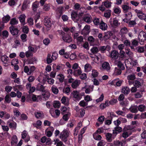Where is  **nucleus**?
Instances as JSON below:
<instances>
[{"label": "nucleus", "instance_id": "nucleus-23", "mask_svg": "<svg viewBox=\"0 0 146 146\" xmlns=\"http://www.w3.org/2000/svg\"><path fill=\"white\" fill-rule=\"evenodd\" d=\"M131 133L132 132L131 131H123V132L121 135V136L124 139H126L131 135Z\"/></svg>", "mask_w": 146, "mask_h": 146}, {"label": "nucleus", "instance_id": "nucleus-55", "mask_svg": "<svg viewBox=\"0 0 146 146\" xmlns=\"http://www.w3.org/2000/svg\"><path fill=\"white\" fill-rule=\"evenodd\" d=\"M125 52L130 57H132L133 56V53L129 49H125Z\"/></svg>", "mask_w": 146, "mask_h": 146}, {"label": "nucleus", "instance_id": "nucleus-18", "mask_svg": "<svg viewBox=\"0 0 146 146\" xmlns=\"http://www.w3.org/2000/svg\"><path fill=\"white\" fill-rule=\"evenodd\" d=\"M22 138L24 139L26 142H28L30 140V137L26 131H23L22 133Z\"/></svg>", "mask_w": 146, "mask_h": 146}, {"label": "nucleus", "instance_id": "nucleus-17", "mask_svg": "<svg viewBox=\"0 0 146 146\" xmlns=\"http://www.w3.org/2000/svg\"><path fill=\"white\" fill-rule=\"evenodd\" d=\"M42 92V95L41 96H42L41 98V100L42 98H43L46 100H47L50 97V95L49 91L48 90H45Z\"/></svg>", "mask_w": 146, "mask_h": 146}, {"label": "nucleus", "instance_id": "nucleus-44", "mask_svg": "<svg viewBox=\"0 0 146 146\" xmlns=\"http://www.w3.org/2000/svg\"><path fill=\"white\" fill-rule=\"evenodd\" d=\"M4 102L6 103H9L11 101V98L9 95L7 94L6 95L5 98Z\"/></svg>", "mask_w": 146, "mask_h": 146}, {"label": "nucleus", "instance_id": "nucleus-3", "mask_svg": "<svg viewBox=\"0 0 146 146\" xmlns=\"http://www.w3.org/2000/svg\"><path fill=\"white\" fill-rule=\"evenodd\" d=\"M70 97L73 98L74 100L79 101L81 99L82 96L79 91L74 90L70 94Z\"/></svg>", "mask_w": 146, "mask_h": 146}, {"label": "nucleus", "instance_id": "nucleus-20", "mask_svg": "<svg viewBox=\"0 0 146 146\" xmlns=\"http://www.w3.org/2000/svg\"><path fill=\"white\" fill-rule=\"evenodd\" d=\"M123 81L119 80L118 79H116L113 80L110 84L111 85H116L117 86H121Z\"/></svg>", "mask_w": 146, "mask_h": 146}, {"label": "nucleus", "instance_id": "nucleus-15", "mask_svg": "<svg viewBox=\"0 0 146 146\" xmlns=\"http://www.w3.org/2000/svg\"><path fill=\"white\" fill-rule=\"evenodd\" d=\"M44 25L47 27V29L49 30L52 25L50 19L48 17L45 18L44 19Z\"/></svg>", "mask_w": 146, "mask_h": 146}, {"label": "nucleus", "instance_id": "nucleus-8", "mask_svg": "<svg viewBox=\"0 0 146 146\" xmlns=\"http://www.w3.org/2000/svg\"><path fill=\"white\" fill-rule=\"evenodd\" d=\"M121 8L123 13H126L131 11V8L129 6V3L128 2L122 4L121 5Z\"/></svg>", "mask_w": 146, "mask_h": 146}, {"label": "nucleus", "instance_id": "nucleus-6", "mask_svg": "<svg viewBox=\"0 0 146 146\" xmlns=\"http://www.w3.org/2000/svg\"><path fill=\"white\" fill-rule=\"evenodd\" d=\"M84 84V86L82 88V91H84L85 93L87 94H89L92 91L94 87L93 86L88 85L86 83H85Z\"/></svg>", "mask_w": 146, "mask_h": 146}, {"label": "nucleus", "instance_id": "nucleus-16", "mask_svg": "<svg viewBox=\"0 0 146 146\" xmlns=\"http://www.w3.org/2000/svg\"><path fill=\"white\" fill-rule=\"evenodd\" d=\"M118 52L116 50H113L111 52L109 56L113 59H116L118 58Z\"/></svg>", "mask_w": 146, "mask_h": 146}, {"label": "nucleus", "instance_id": "nucleus-1", "mask_svg": "<svg viewBox=\"0 0 146 146\" xmlns=\"http://www.w3.org/2000/svg\"><path fill=\"white\" fill-rule=\"evenodd\" d=\"M72 69L74 70L73 74L75 76H79L82 73L81 68L79 66L78 64L75 63L74 64L72 67Z\"/></svg>", "mask_w": 146, "mask_h": 146}, {"label": "nucleus", "instance_id": "nucleus-33", "mask_svg": "<svg viewBox=\"0 0 146 146\" xmlns=\"http://www.w3.org/2000/svg\"><path fill=\"white\" fill-rule=\"evenodd\" d=\"M35 115L36 118L38 119L43 118L44 116V114L41 112H35Z\"/></svg>", "mask_w": 146, "mask_h": 146}, {"label": "nucleus", "instance_id": "nucleus-40", "mask_svg": "<svg viewBox=\"0 0 146 146\" xmlns=\"http://www.w3.org/2000/svg\"><path fill=\"white\" fill-rule=\"evenodd\" d=\"M78 16V14L77 12L73 11L71 14V17L72 19L74 21H76Z\"/></svg>", "mask_w": 146, "mask_h": 146}, {"label": "nucleus", "instance_id": "nucleus-47", "mask_svg": "<svg viewBox=\"0 0 146 146\" xmlns=\"http://www.w3.org/2000/svg\"><path fill=\"white\" fill-rule=\"evenodd\" d=\"M106 140L109 142H111L112 140V134L108 133L106 134Z\"/></svg>", "mask_w": 146, "mask_h": 146}, {"label": "nucleus", "instance_id": "nucleus-2", "mask_svg": "<svg viewBox=\"0 0 146 146\" xmlns=\"http://www.w3.org/2000/svg\"><path fill=\"white\" fill-rule=\"evenodd\" d=\"M70 133V131L66 130H63L60 133V138L64 142H65L67 141L68 138Z\"/></svg>", "mask_w": 146, "mask_h": 146}, {"label": "nucleus", "instance_id": "nucleus-27", "mask_svg": "<svg viewBox=\"0 0 146 146\" xmlns=\"http://www.w3.org/2000/svg\"><path fill=\"white\" fill-rule=\"evenodd\" d=\"M102 3V5H104L107 8H110L111 6L112 3L108 0L103 2Z\"/></svg>", "mask_w": 146, "mask_h": 146}, {"label": "nucleus", "instance_id": "nucleus-21", "mask_svg": "<svg viewBox=\"0 0 146 146\" xmlns=\"http://www.w3.org/2000/svg\"><path fill=\"white\" fill-rule=\"evenodd\" d=\"M18 140L17 136L16 135H13L11 137V143L12 146H16Z\"/></svg>", "mask_w": 146, "mask_h": 146}, {"label": "nucleus", "instance_id": "nucleus-38", "mask_svg": "<svg viewBox=\"0 0 146 146\" xmlns=\"http://www.w3.org/2000/svg\"><path fill=\"white\" fill-rule=\"evenodd\" d=\"M113 12L116 14L119 15L121 12V10L120 8L118 7H115L113 9Z\"/></svg>", "mask_w": 146, "mask_h": 146}, {"label": "nucleus", "instance_id": "nucleus-13", "mask_svg": "<svg viewBox=\"0 0 146 146\" xmlns=\"http://www.w3.org/2000/svg\"><path fill=\"white\" fill-rule=\"evenodd\" d=\"M75 109L76 114L79 117H83L85 114V110L83 108L80 109L78 106H76Z\"/></svg>", "mask_w": 146, "mask_h": 146}, {"label": "nucleus", "instance_id": "nucleus-36", "mask_svg": "<svg viewBox=\"0 0 146 146\" xmlns=\"http://www.w3.org/2000/svg\"><path fill=\"white\" fill-rule=\"evenodd\" d=\"M80 81L78 80H76L72 84L71 86L74 88H76L80 84Z\"/></svg>", "mask_w": 146, "mask_h": 146}, {"label": "nucleus", "instance_id": "nucleus-34", "mask_svg": "<svg viewBox=\"0 0 146 146\" xmlns=\"http://www.w3.org/2000/svg\"><path fill=\"white\" fill-rule=\"evenodd\" d=\"M92 68V67L91 65L89 64H87L84 66V71L86 72L90 71Z\"/></svg>", "mask_w": 146, "mask_h": 146}, {"label": "nucleus", "instance_id": "nucleus-5", "mask_svg": "<svg viewBox=\"0 0 146 146\" xmlns=\"http://www.w3.org/2000/svg\"><path fill=\"white\" fill-rule=\"evenodd\" d=\"M139 42L141 45L144 44L146 40V33L143 31H141L138 36Z\"/></svg>", "mask_w": 146, "mask_h": 146}, {"label": "nucleus", "instance_id": "nucleus-57", "mask_svg": "<svg viewBox=\"0 0 146 146\" xmlns=\"http://www.w3.org/2000/svg\"><path fill=\"white\" fill-rule=\"evenodd\" d=\"M57 77V78L59 80L60 82H63L64 77L63 74H60L58 75Z\"/></svg>", "mask_w": 146, "mask_h": 146}, {"label": "nucleus", "instance_id": "nucleus-26", "mask_svg": "<svg viewBox=\"0 0 146 146\" xmlns=\"http://www.w3.org/2000/svg\"><path fill=\"white\" fill-rule=\"evenodd\" d=\"M26 16L24 14L21 15L19 17V19L20 22L21 23V25H24L25 24V19Z\"/></svg>", "mask_w": 146, "mask_h": 146}, {"label": "nucleus", "instance_id": "nucleus-10", "mask_svg": "<svg viewBox=\"0 0 146 146\" xmlns=\"http://www.w3.org/2000/svg\"><path fill=\"white\" fill-rule=\"evenodd\" d=\"M128 32L127 29L125 27L121 28L120 29L119 34L121 36L122 41H123L125 38V35L127 34Z\"/></svg>", "mask_w": 146, "mask_h": 146}, {"label": "nucleus", "instance_id": "nucleus-51", "mask_svg": "<svg viewBox=\"0 0 146 146\" xmlns=\"http://www.w3.org/2000/svg\"><path fill=\"white\" fill-rule=\"evenodd\" d=\"M18 21L16 18H13L11 20L10 23L12 25H14L17 24L18 23Z\"/></svg>", "mask_w": 146, "mask_h": 146}, {"label": "nucleus", "instance_id": "nucleus-60", "mask_svg": "<svg viewBox=\"0 0 146 146\" xmlns=\"http://www.w3.org/2000/svg\"><path fill=\"white\" fill-rule=\"evenodd\" d=\"M128 23V25L130 27H133L136 24L135 20L129 21Z\"/></svg>", "mask_w": 146, "mask_h": 146}, {"label": "nucleus", "instance_id": "nucleus-41", "mask_svg": "<svg viewBox=\"0 0 146 146\" xmlns=\"http://www.w3.org/2000/svg\"><path fill=\"white\" fill-rule=\"evenodd\" d=\"M51 90L52 92L54 94H57L59 90L54 85H53L51 87Z\"/></svg>", "mask_w": 146, "mask_h": 146}, {"label": "nucleus", "instance_id": "nucleus-29", "mask_svg": "<svg viewBox=\"0 0 146 146\" xmlns=\"http://www.w3.org/2000/svg\"><path fill=\"white\" fill-rule=\"evenodd\" d=\"M112 33L111 31H108L106 32L104 36V39L105 40H107L109 38L110 36H112Z\"/></svg>", "mask_w": 146, "mask_h": 146}, {"label": "nucleus", "instance_id": "nucleus-31", "mask_svg": "<svg viewBox=\"0 0 146 146\" xmlns=\"http://www.w3.org/2000/svg\"><path fill=\"white\" fill-rule=\"evenodd\" d=\"M2 62L5 64H8V58L6 55H2L1 57Z\"/></svg>", "mask_w": 146, "mask_h": 146}, {"label": "nucleus", "instance_id": "nucleus-43", "mask_svg": "<svg viewBox=\"0 0 146 146\" xmlns=\"http://www.w3.org/2000/svg\"><path fill=\"white\" fill-rule=\"evenodd\" d=\"M63 115H64L62 117V119L64 120V121H67L70 115V113H66L63 114Z\"/></svg>", "mask_w": 146, "mask_h": 146}, {"label": "nucleus", "instance_id": "nucleus-56", "mask_svg": "<svg viewBox=\"0 0 146 146\" xmlns=\"http://www.w3.org/2000/svg\"><path fill=\"white\" fill-rule=\"evenodd\" d=\"M114 129L115 131L113 130V133L114 134L115 133L116 134H117V133L115 132V131H117L118 132H120L122 131V128L121 127L118 126L115 127L114 128Z\"/></svg>", "mask_w": 146, "mask_h": 146}, {"label": "nucleus", "instance_id": "nucleus-52", "mask_svg": "<svg viewBox=\"0 0 146 146\" xmlns=\"http://www.w3.org/2000/svg\"><path fill=\"white\" fill-rule=\"evenodd\" d=\"M137 51L139 53H143L145 50V48L143 46H138L136 48Z\"/></svg>", "mask_w": 146, "mask_h": 146}, {"label": "nucleus", "instance_id": "nucleus-35", "mask_svg": "<svg viewBox=\"0 0 146 146\" xmlns=\"http://www.w3.org/2000/svg\"><path fill=\"white\" fill-rule=\"evenodd\" d=\"M41 97L42 96H38L36 97V95L33 94L31 98L33 102H37L39 100H41Z\"/></svg>", "mask_w": 146, "mask_h": 146}, {"label": "nucleus", "instance_id": "nucleus-9", "mask_svg": "<svg viewBox=\"0 0 146 146\" xmlns=\"http://www.w3.org/2000/svg\"><path fill=\"white\" fill-rule=\"evenodd\" d=\"M59 33L63 35L62 39L65 42H70L72 41V38L69 35L65 34V33L62 31H60Z\"/></svg>", "mask_w": 146, "mask_h": 146}, {"label": "nucleus", "instance_id": "nucleus-25", "mask_svg": "<svg viewBox=\"0 0 146 146\" xmlns=\"http://www.w3.org/2000/svg\"><path fill=\"white\" fill-rule=\"evenodd\" d=\"M10 120H8L7 122V124L9 125V127L12 129H15L17 127V123L15 122H10Z\"/></svg>", "mask_w": 146, "mask_h": 146}, {"label": "nucleus", "instance_id": "nucleus-42", "mask_svg": "<svg viewBox=\"0 0 146 146\" xmlns=\"http://www.w3.org/2000/svg\"><path fill=\"white\" fill-rule=\"evenodd\" d=\"M138 107L137 106H131L130 108L129 109L130 111L133 113H136L138 110L137 108Z\"/></svg>", "mask_w": 146, "mask_h": 146}, {"label": "nucleus", "instance_id": "nucleus-4", "mask_svg": "<svg viewBox=\"0 0 146 146\" xmlns=\"http://www.w3.org/2000/svg\"><path fill=\"white\" fill-rule=\"evenodd\" d=\"M110 23L111 26L113 27H119L120 23L118 19L116 17L111 19L110 20Z\"/></svg>", "mask_w": 146, "mask_h": 146}, {"label": "nucleus", "instance_id": "nucleus-59", "mask_svg": "<svg viewBox=\"0 0 146 146\" xmlns=\"http://www.w3.org/2000/svg\"><path fill=\"white\" fill-rule=\"evenodd\" d=\"M90 51L93 54H96L98 51V48L95 46L93 47L92 48H91Z\"/></svg>", "mask_w": 146, "mask_h": 146}, {"label": "nucleus", "instance_id": "nucleus-58", "mask_svg": "<svg viewBox=\"0 0 146 146\" xmlns=\"http://www.w3.org/2000/svg\"><path fill=\"white\" fill-rule=\"evenodd\" d=\"M67 98L65 96H63L62 98L61 101L62 104H64L65 105H68V102L66 99Z\"/></svg>", "mask_w": 146, "mask_h": 146}, {"label": "nucleus", "instance_id": "nucleus-50", "mask_svg": "<svg viewBox=\"0 0 146 146\" xmlns=\"http://www.w3.org/2000/svg\"><path fill=\"white\" fill-rule=\"evenodd\" d=\"M70 91V88L69 87H65L63 90V92L67 95L69 94Z\"/></svg>", "mask_w": 146, "mask_h": 146}, {"label": "nucleus", "instance_id": "nucleus-19", "mask_svg": "<svg viewBox=\"0 0 146 146\" xmlns=\"http://www.w3.org/2000/svg\"><path fill=\"white\" fill-rule=\"evenodd\" d=\"M9 29L11 34L13 35H17L19 31L17 29L12 25L10 27Z\"/></svg>", "mask_w": 146, "mask_h": 146}, {"label": "nucleus", "instance_id": "nucleus-30", "mask_svg": "<svg viewBox=\"0 0 146 146\" xmlns=\"http://www.w3.org/2000/svg\"><path fill=\"white\" fill-rule=\"evenodd\" d=\"M61 114L62 115L70 113L69 112V108H67L65 106L62 107L61 108Z\"/></svg>", "mask_w": 146, "mask_h": 146}, {"label": "nucleus", "instance_id": "nucleus-49", "mask_svg": "<svg viewBox=\"0 0 146 146\" xmlns=\"http://www.w3.org/2000/svg\"><path fill=\"white\" fill-rule=\"evenodd\" d=\"M39 6V3L38 1L34 2L32 5L33 9L34 11H36Z\"/></svg>", "mask_w": 146, "mask_h": 146}, {"label": "nucleus", "instance_id": "nucleus-7", "mask_svg": "<svg viewBox=\"0 0 146 146\" xmlns=\"http://www.w3.org/2000/svg\"><path fill=\"white\" fill-rule=\"evenodd\" d=\"M137 17L141 20H143L146 21V14L144 13L143 11L140 10H135Z\"/></svg>", "mask_w": 146, "mask_h": 146}, {"label": "nucleus", "instance_id": "nucleus-53", "mask_svg": "<svg viewBox=\"0 0 146 146\" xmlns=\"http://www.w3.org/2000/svg\"><path fill=\"white\" fill-rule=\"evenodd\" d=\"M138 110L139 111L143 112L145 111L146 110V107L145 105H140L138 107Z\"/></svg>", "mask_w": 146, "mask_h": 146}, {"label": "nucleus", "instance_id": "nucleus-39", "mask_svg": "<svg viewBox=\"0 0 146 146\" xmlns=\"http://www.w3.org/2000/svg\"><path fill=\"white\" fill-rule=\"evenodd\" d=\"M130 91V89L127 87H124L122 88L121 92L124 94H128Z\"/></svg>", "mask_w": 146, "mask_h": 146}, {"label": "nucleus", "instance_id": "nucleus-12", "mask_svg": "<svg viewBox=\"0 0 146 146\" xmlns=\"http://www.w3.org/2000/svg\"><path fill=\"white\" fill-rule=\"evenodd\" d=\"M10 17L9 15L4 16L2 19L3 23L0 22V31L2 30L4 27L3 23H7L8 22L10 19Z\"/></svg>", "mask_w": 146, "mask_h": 146}, {"label": "nucleus", "instance_id": "nucleus-54", "mask_svg": "<svg viewBox=\"0 0 146 146\" xmlns=\"http://www.w3.org/2000/svg\"><path fill=\"white\" fill-rule=\"evenodd\" d=\"M98 74V72L96 70H92V75L93 78H95L97 77Z\"/></svg>", "mask_w": 146, "mask_h": 146}, {"label": "nucleus", "instance_id": "nucleus-61", "mask_svg": "<svg viewBox=\"0 0 146 146\" xmlns=\"http://www.w3.org/2000/svg\"><path fill=\"white\" fill-rule=\"evenodd\" d=\"M79 105L80 106L84 107L87 105L88 103L86 102L84 100H83L80 102Z\"/></svg>", "mask_w": 146, "mask_h": 146}, {"label": "nucleus", "instance_id": "nucleus-11", "mask_svg": "<svg viewBox=\"0 0 146 146\" xmlns=\"http://www.w3.org/2000/svg\"><path fill=\"white\" fill-rule=\"evenodd\" d=\"M111 67L109 63L107 62H103L102 67L100 68V69L102 71H106L109 72L110 69Z\"/></svg>", "mask_w": 146, "mask_h": 146}, {"label": "nucleus", "instance_id": "nucleus-24", "mask_svg": "<svg viewBox=\"0 0 146 146\" xmlns=\"http://www.w3.org/2000/svg\"><path fill=\"white\" fill-rule=\"evenodd\" d=\"M99 27L100 29L102 30L105 31L107 29L108 26L106 23L102 21H100Z\"/></svg>", "mask_w": 146, "mask_h": 146}, {"label": "nucleus", "instance_id": "nucleus-32", "mask_svg": "<svg viewBox=\"0 0 146 146\" xmlns=\"http://www.w3.org/2000/svg\"><path fill=\"white\" fill-rule=\"evenodd\" d=\"M92 17L89 14L86 15L84 17V20L86 22L89 23L91 22Z\"/></svg>", "mask_w": 146, "mask_h": 146}, {"label": "nucleus", "instance_id": "nucleus-46", "mask_svg": "<svg viewBox=\"0 0 146 146\" xmlns=\"http://www.w3.org/2000/svg\"><path fill=\"white\" fill-rule=\"evenodd\" d=\"M60 103L58 101H54L53 102V106L54 108H59L60 106Z\"/></svg>", "mask_w": 146, "mask_h": 146}, {"label": "nucleus", "instance_id": "nucleus-63", "mask_svg": "<svg viewBox=\"0 0 146 146\" xmlns=\"http://www.w3.org/2000/svg\"><path fill=\"white\" fill-rule=\"evenodd\" d=\"M58 54L57 52H55L53 53L51 58L53 60H55L57 58Z\"/></svg>", "mask_w": 146, "mask_h": 146}, {"label": "nucleus", "instance_id": "nucleus-62", "mask_svg": "<svg viewBox=\"0 0 146 146\" xmlns=\"http://www.w3.org/2000/svg\"><path fill=\"white\" fill-rule=\"evenodd\" d=\"M95 38L92 36H89L88 38V40L90 42V43L92 44H93L94 42L95 41Z\"/></svg>", "mask_w": 146, "mask_h": 146}, {"label": "nucleus", "instance_id": "nucleus-37", "mask_svg": "<svg viewBox=\"0 0 146 146\" xmlns=\"http://www.w3.org/2000/svg\"><path fill=\"white\" fill-rule=\"evenodd\" d=\"M44 87L43 85L39 83L38 84L36 87V90H37L43 92L45 90H44Z\"/></svg>", "mask_w": 146, "mask_h": 146}, {"label": "nucleus", "instance_id": "nucleus-22", "mask_svg": "<svg viewBox=\"0 0 146 146\" xmlns=\"http://www.w3.org/2000/svg\"><path fill=\"white\" fill-rule=\"evenodd\" d=\"M90 27L88 25H86L81 31V34L84 35H87L89 32Z\"/></svg>", "mask_w": 146, "mask_h": 146}, {"label": "nucleus", "instance_id": "nucleus-28", "mask_svg": "<svg viewBox=\"0 0 146 146\" xmlns=\"http://www.w3.org/2000/svg\"><path fill=\"white\" fill-rule=\"evenodd\" d=\"M78 141H76L75 143V146H81L82 141V136L81 135H78Z\"/></svg>", "mask_w": 146, "mask_h": 146}, {"label": "nucleus", "instance_id": "nucleus-14", "mask_svg": "<svg viewBox=\"0 0 146 146\" xmlns=\"http://www.w3.org/2000/svg\"><path fill=\"white\" fill-rule=\"evenodd\" d=\"M124 13H125V17L123 19V21L126 23H128L132 18V13L131 11Z\"/></svg>", "mask_w": 146, "mask_h": 146}, {"label": "nucleus", "instance_id": "nucleus-45", "mask_svg": "<svg viewBox=\"0 0 146 146\" xmlns=\"http://www.w3.org/2000/svg\"><path fill=\"white\" fill-rule=\"evenodd\" d=\"M111 10H108L104 13V17L107 18H110L111 15Z\"/></svg>", "mask_w": 146, "mask_h": 146}, {"label": "nucleus", "instance_id": "nucleus-64", "mask_svg": "<svg viewBox=\"0 0 146 146\" xmlns=\"http://www.w3.org/2000/svg\"><path fill=\"white\" fill-rule=\"evenodd\" d=\"M50 5L49 4H46L43 6V9L45 11H48L50 9Z\"/></svg>", "mask_w": 146, "mask_h": 146}, {"label": "nucleus", "instance_id": "nucleus-48", "mask_svg": "<svg viewBox=\"0 0 146 146\" xmlns=\"http://www.w3.org/2000/svg\"><path fill=\"white\" fill-rule=\"evenodd\" d=\"M128 141V140H126L125 141H124L123 143H121L119 141H116L114 142V146H119L121 145V146H122L123 144H125L126 141Z\"/></svg>", "mask_w": 146, "mask_h": 146}]
</instances>
